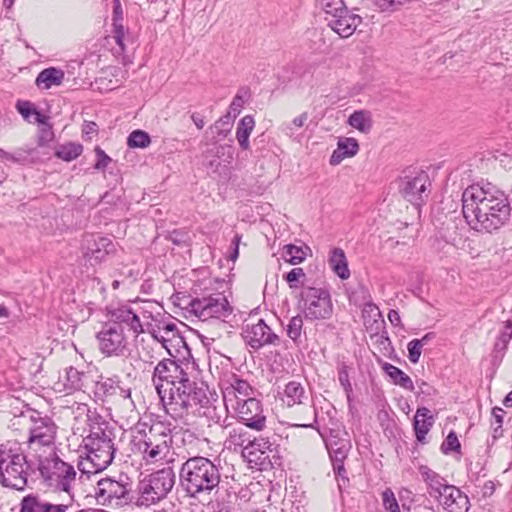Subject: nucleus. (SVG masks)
<instances>
[{
    "label": "nucleus",
    "instance_id": "nucleus-38",
    "mask_svg": "<svg viewBox=\"0 0 512 512\" xmlns=\"http://www.w3.org/2000/svg\"><path fill=\"white\" fill-rule=\"evenodd\" d=\"M320 7L325 14L324 19L326 23L347 9L343 0H320Z\"/></svg>",
    "mask_w": 512,
    "mask_h": 512
},
{
    "label": "nucleus",
    "instance_id": "nucleus-28",
    "mask_svg": "<svg viewBox=\"0 0 512 512\" xmlns=\"http://www.w3.org/2000/svg\"><path fill=\"white\" fill-rule=\"evenodd\" d=\"M307 399L308 396L301 383L291 381L286 384L282 400L287 406L303 405Z\"/></svg>",
    "mask_w": 512,
    "mask_h": 512
},
{
    "label": "nucleus",
    "instance_id": "nucleus-5",
    "mask_svg": "<svg viewBox=\"0 0 512 512\" xmlns=\"http://www.w3.org/2000/svg\"><path fill=\"white\" fill-rule=\"evenodd\" d=\"M109 321L120 327L125 326L135 337L151 329V321L157 317L160 305L151 300L128 301L111 304L107 308Z\"/></svg>",
    "mask_w": 512,
    "mask_h": 512
},
{
    "label": "nucleus",
    "instance_id": "nucleus-32",
    "mask_svg": "<svg viewBox=\"0 0 512 512\" xmlns=\"http://www.w3.org/2000/svg\"><path fill=\"white\" fill-rule=\"evenodd\" d=\"M254 127L255 121L251 115H245L237 125L236 139L243 150L250 148L249 137Z\"/></svg>",
    "mask_w": 512,
    "mask_h": 512
},
{
    "label": "nucleus",
    "instance_id": "nucleus-64",
    "mask_svg": "<svg viewBox=\"0 0 512 512\" xmlns=\"http://www.w3.org/2000/svg\"><path fill=\"white\" fill-rule=\"evenodd\" d=\"M0 159L3 161H8L12 163H17L20 161V157L15 154L9 153L0 148Z\"/></svg>",
    "mask_w": 512,
    "mask_h": 512
},
{
    "label": "nucleus",
    "instance_id": "nucleus-16",
    "mask_svg": "<svg viewBox=\"0 0 512 512\" xmlns=\"http://www.w3.org/2000/svg\"><path fill=\"white\" fill-rule=\"evenodd\" d=\"M228 411H231L241 423L252 430L262 431L266 427L263 405L255 397L246 399V402H241L229 408Z\"/></svg>",
    "mask_w": 512,
    "mask_h": 512
},
{
    "label": "nucleus",
    "instance_id": "nucleus-25",
    "mask_svg": "<svg viewBox=\"0 0 512 512\" xmlns=\"http://www.w3.org/2000/svg\"><path fill=\"white\" fill-rule=\"evenodd\" d=\"M84 373L70 366L65 369V374L56 383L55 390L58 392H73L80 390L83 386Z\"/></svg>",
    "mask_w": 512,
    "mask_h": 512
},
{
    "label": "nucleus",
    "instance_id": "nucleus-22",
    "mask_svg": "<svg viewBox=\"0 0 512 512\" xmlns=\"http://www.w3.org/2000/svg\"><path fill=\"white\" fill-rule=\"evenodd\" d=\"M361 22L362 18L352 13L347 8L336 18H331L329 22H327V26L341 38H348L354 34Z\"/></svg>",
    "mask_w": 512,
    "mask_h": 512
},
{
    "label": "nucleus",
    "instance_id": "nucleus-60",
    "mask_svg": "<svg viewBox=\"0 0 512 512\" xmlns=\"http://www.w3.org/2000/svg\"><path fill=\"white\" fill-rule=\"evenodd\" d=\"M16 108L18 110V112L25 118V119H28L29 116L33 113L37 114L36 111L34 109L31 108V105L29 102L25 101V102H18L16 104Z\"/></svg>",
    "mask_w": 512,
    "mask_h": 512
},
{
    "label": "nucleus",
    "instance_id": "nucleus-35",
    "mask_svg": "<svg viewBox=\"0 0 512 512\" xmlns=\"http://www.w3.org/2000/svg\"><path fill=\"white\" fill-rule=\"evenodd\" d=\"M419 474L421 475L423 481L427 484L428 492L440 489L444 485L448 484L445 478L430 469L428 466H420Z\"/></svg>",
    "mask_w": 512,
    "mask_h": 512
},
{
    "label": "nucleus",
    "instance_id": "nucleus-49",
    "mask_svg": "<svg viewBox=\"0 0 512 512\" xmlns=\"http://www.w3.org/2000/svg\"><path fill=\"white\" fill-rule=\"evenodd\" d=\"M248 97H249V90L245 89V88L240 89L238 91V93L235 95V97L233 98V100L229 106L228 112H230V114L237 117L240 114L243 106L245 105Z\"/></svg>",
    "mask_w": 512,
    "mask_h": 512
},
{
    "label": "nucleus",
    "instance_id": "nucleus-40",
    "mask_svg": "<svg viewBox=\"0 0 512 512\" xmlns=\"http://www.w3.org/2000/svg\"><path fill=\"white\" fill-rule=\"evenodd\" d=\"M303 317L301 315L293 316L287 326L286 334L293 341L294 344L298 345L301 342V336L303 331Z\"/></svg>",
    "mask_w": 512,
    "mask_h": 512
},
{
    "label": "nucleus",
    "instance_id": "nucleus-30",
    "mask_svg": "<svg viewBox=\"0 0 512 512\" xmlns=\"http://www.w3.org/2000/svg\"><path fill=\"white\" fill-rule=\"evenodd\" d=\"M329 266L333 272L341 279L345 280L350 277L348 262L345 252L341 248H334L330 252Z\"/></svg>",
    "mask_w": 512,
    "mask_h": 512
},
{
    "label": "nucleus",
    "instance_id": "nucleus-15",
    "mask_svg": "<svg viewBox=\"0 0 512 512\" xmlns=\"http://www.w3.org/2000/svg\"><path fill=\"white\" fill-rule=\"evenodd\" d=\"M131 487L128 483L105 478L95 487V498L103 506H123L131 502Z\"/></svg>",
    "mask_w": 512,
    "mask_h": 512
},
{
    "label": "nucleus",
    "instance_id": "nucleus-23",
    "mask_svg": "<svg viewBox=\"0 0 512 512\" xmlns=\"http://www.w3.org/2000/svg\"><path fill=\"white\" fill-rule=\"evenodd\" d=\"M234 158V149L231 145H218L204 153L205 165L213 172H217L222 163L230 164Z\"/></svg>",
    "mask_w": 512,
    "mask_h": 512
},
{
    "label": "nucleus",
    "instance_id": "nucleus-24",
    "mask_svg": "<svg viewBox=\"0 0 512 512\" xmlns=\"http://www.w3.org/2000/svg\"><path fill=\"white\" fill-rule=\"evenodd\" d=\"M444 499L440 500V505L446 512H468L470 501L466 494L454 485L447 488Z\"/></svg>",
    "mask_w": 512,
    "mask_h": 512
},
{
    "label": "nucleus",
    "instance_id": "nucleus-36",
    "mask_svg": "<svg viewBox=\"0 0 512 512\" xmlns=\"http://www.w3.org/2000/svg\"><path fill=\"white\" fill-rule=\"evenodd\" d=\"M348 124L362 133H368L372 127L370 113L364 110L355 111L349 116Z\"/></svg>",
    "mask_w": 512,
    "mask_h": 512
},
{
    "label": "nucleus",
    "instance_id": "nucleus-50",
    "mask_svg": "<svg viewBox=\"0 0 512 512\" xmlns=\"http://www.w3.org/2000/svg\"><path fill=\"white\" fill-rule=\"evenodd\" d=\"M229 441L235 446L243 447V453L246 454L245 446L250 441L247 432L242 428H233L229 431Z\"/></svg>",
    "mask_w": 512,
    "mask_h": 512
},
{
    "label": "nucleus",
    "instance_id": "nucleus-10",
    "mask_svg": "<svg viewBox=\"0 0 512 512\" xmlns=\"http://www.w3.org/2000/svg\"><path fill=\"white\" fill-rule=\"evenodd\" d=\"M175 484V473L167 467L140 481L138 505L150 506L166 498Z\"/></svg>",
    "mask_w": 512,
    "mask_h": 512
},
{
    "label": "nucleus",
    "instance_id": "nucleus-39",
    "mask_svg": "<svg viewBox=\"0 0 512 512\" xmlns=\"http://www.w3.org/2000/svg\"><path fill=\"white\" fill-rule=\"evenodd\" d=\"M46 500L39 495L29 494L20 502V512H43Z\"/></svg>",
    "mask_w": 512,
    "mask_h": 512
},
{
    "label": "nucleus",
    "instance_id": "nucleus-2",
    "mask_svg": "<svg viewBox=\"0 0 512 512\" xmlns=\"http://www.w3.org/2000/svg\"><path fill=\"white\" fill-rule=\"evenodd\" d=\"M189 363L162 359L154 367L152 381L164 409L174 419H184L200 404V391L190 378Z\"/></svg>",
    "mask_w": 512,
    "mask_h": 512
},
{
    "label": "nucleus",
    "instance_id": "nucleus-52",
    "mask_svg": "<svg viewBox=\"0 0 512 512\" xmlns=\"http://www.w3.org/2000/svg\"><path fill=\"white\" fill-rule=\"evenodd\" d=\"M113 38L119 47V49L116 52L124 53L127 33L123 24H116L113 26Z\"/></svg>",
    "mask_w": 512,
    "mask_h": 512
},
{
    "label": "nucleus",
    "instance_id": "nucleus-12",
    "mask_svg": "<svg viewBox=\"0 0 512 512\" xmlns=\"http://www.w3.org/2000/svg\"><path fill=\"white\" fill-rule=\"evenodd\" d=\"M190 311L201 321H225L232 314V306L223 293L217 292L197 297L190 302Z\"/></svg>",
    "mask_w": 512,
    "mask_h": 512
},
{
    "label": "nucleus",
    "instance_id": "nucleus-62",
    "mask_svg": "<svg viewBox=\"0 0 512 512\" xmlns=\"http://www.w3.org/2000/svg\"><path fill=\"white\" fill-rule=\"evenodd\" d=\"M495 492V484L493 481H486L481 487V495L483 498H487L493 495Z\"/></svg>",
    "mask_w": 512,
    "mask_h": 512
},
{
    "label": "nucleus",
    "instance_id": "nucleus-6",
    "mask_svg": "<svg viewBox=\"0 0 512 512\" xmlns=\"http://www.w3.org/2000/svg\"><path fill=\"white\" fill-rule=\"evenodd\" d=\"M33 456L25 452L23 444L7 442L0 445V484L3 487L23 491L32 470Z\"/></svg>",
    "mask_w": 512,
    "mask_h": 512
},
{
    "label": "nucleus",
    "instance_id": "nucleus-7",
    "mask_svg": "<svg viewBox=\"0 0 512 512\" xmlns=\"http://www.w3.org/2000/svg\"><path fill=\"white\" fill-rule=\"evenodd\" d=\"M219 467L206 457L196 456L186 460L180 469V485L191 497L216 489L220 483Z\"/></svg>",
    "mask_w": 512,
    "mask_h": 512
},
{
    "label": "nucleus",
    "instance_id": "nucleus-8",
    "mask_svg": "<svg viewBox=\"0 0 512 512\" xmlns=\"http://www.w3.org/2000/svg\"><path fill=\"white\" fill-rule=\"evenodd\" d=\"M39 462V471L46 485L65 495L73 494L72 488L76 482L77 472L73 465L63 461L55 453L45 459H36Z\"/></svg>",
    "mask_w": 512,
    "mask_h": 512
},
{
    "label": "nucleus",
    "instance_id": "nucleus-31",
    "mask_svg": "<svg viewBox=\"0 0 512 512\" xmlns=\"http://www.w3.org/2000/svg\"><path fill=\"white\" fill-rule=\"evenodd\" d=\"M150 328L151 329L147 330L146 333H149L152 336L155 342L154 345H156L158 349H165L170 356L175 357L173 349L176 352H179V347L172 346L175 345V342L172 340V335L164 334L162 330H159V327H157L155 324V320L151 321Z\"/></svg>",
    "mask_w": 512,
    "mask_h": 512
},
{
    "label": "nucleus",
    "instance_id": "nucleus-63",
    "mask_svg": "<svg viewBox=\"0 0 512 512\" xmlns=\"http://www.w3.org/2000/svg\"><path fill=\"white\" fill-rule=\"evenodd\" d=\"M452 486L453 485L446 484L440 489L429 491V495L440 503V500L444 499L445 491L448 490L447 488H451Z\"/></svg>",
    "mask_w": 512,
    "mask_h": 512
},
{
    "label": "nucleus",
    "instance_id": "nucleus-45",
    "mask_svg": "<svg viewBox=\"0 0 512 512\" xmlns=\"http://www.w3.org/2000/svg\"><path fill=\"white\" fill-rule=\"evenodd\" d=\"M283 257L292 265L300 264L306 258V252L302 247L292 244L284 247Z\"/></svg>",
    "mask_w": 512,
    "mask_h": 512
},
{
    "label": "nucleus",
    "instance_id": "nucleus-3",
    "mask_svg": "<svg viewBox=\"0 0 512 512\" xmlns=\"http://www.w3.org/2000/svg\"><path fill=\"white\" fill-rule=\"evenodd\" d=\"M131 432L132 443L147 464L160 462L169 455L173 440L171 429L164 422L138 421Z\"/></svg>",
    "mask_w": 512,
    "mask_h": 512
},
{
    "label": "nucleus",
    "instance_id": "nucleus-33",
    "mask_svg": "<svg viewBox=\"0 0 512 512\" xmlns=\"http://www.w3.org/2000/svg\"><path fill=\"white\" fill-rule=\"evenodd\" d=\"M382 369L389 376L393 384L409 391L414 390L412 379L398 367L390 363H384Z\"/></svg>",
    "mask_w": 512,
    "mask_h": 512
},
{
    "label": "nucleus",
    "instance_id": "nucleus-55",
    "mask_svg": "<svg viewBox=\"0 0 512 512\" xmlns=\"http://www.w3.org/2000/svg\"><path fill=\"white\" fill-rule=\"evenodd\" d=\"M504 415H505V411L502 408L494 407L492 409V417H493V420H494L492 425H496L494 427V437L495 438L500 436L501 433H502L501 427H502V424H503Z\"/></svg>",
    "mask_w": 512,
    "mask_h": 512
},
{
    "label": "nucleus",
    "instance_id": "nucleus-9",
    "mask_svg": "<svg viewBox=\"0 0 512 512\" xmlns=\"http://www.w3.org/2000/svg\"><path fill=\"white\" fill-rule=\"evenodd\" d=\"M23 420H28V439L26 446L28 452L34 459H40L42 448H51L54 444L57 426L48 416H42L39 412L33 411L27 418L22 415Z\"/></svg>",
    "mask_w": 512,
    "mask_h": 512
},
{
    "label": "nucleus",
    "instance_id": "nucleus-53",
    "mask_svg": "<svg viewBox=\"0 0 512 512\" xmlns=\"http://www.w3.org/2000/svg\"><path fill=\"white\" fill-rule=\"evenodd\" d=\"M423 346L417 339L411 340L407 345L408 359L411 363L416 364L419 362L422 354Z\"/></svg>",
    "mask_w": 512,
    "mask_h": 512
},
{
    "label": "nucleus",
    "instance_id": "nucleus-61",
    "mask_svg": "<svg viewBox=\"0 0 512 512\" xmlns=\"http://www.w3.org/2000/svg\"><path fill=\"white\" fill-rule=\"evenodd\" d=\"M156 350H159L156 345L155 346H151L150 347V350H148V347L147 348H143V351L141 353V358L146 361V362H149V363H153L154 360H157L158 358L154 355V353L156 352Z\"/></svg>",
    "mask_w": 512,
    "mask_h": 512
},
{
    "label": "nucleus",
    "instance_id": "nucleus-46",
    "mask_svg": "<svg viewBox=\"0 0 512 512\" xmlns=\"http://www.w3.org/2000/svg\"><path fill=\"white\" fill-rule=\"evenodd\" d=\"M150 143L149 134L142 130H134L127 138V145L130 148H146Z\"/></svg>",
    "mask_w": 512,
    "mask_h": 512
},
{
    "label": "nucleus",
    "instance_id": "nucleus-51",
    "mask_svg": "<svg viewBox=\"0 0 512 512\" xmlns=\"http://www.w3.org/2000/svg\"><path fill=\"white\" fill-rule=\"evenodd\" d=\"M382 505L387 512H401L395 494L390 488L382 492Z\"/></svg>",
    "mask_w": 512,
    "mask_h": 512
},
{
    "label": "nucleus",
    "instance_id": "nucleus-43",
    "mask_svg": "<svg viewBox=\"0 0 512 512\" xmlns=\"http://www.w3.org/2000/svg\"><path fill=\"white\" fill-rule=\"evenodd\" d=\"M308 117V113L303 112L299 116L295 117L292 121L283 123L281 126L282 132L286 136L293 138L296 135L297 130L305 125Z\"/></svg>",
    "mask_w": 512,
    "mask_h": 512
},
{
    "label": "nucleus",
    "instance_id": "nucleus-20",
    "mask_svg": "<svg viewBox=\"0 0 512 512\" xmlns=\"http://www.w3.org/2000/svg\"><path fill=\"white\" fill-rule=\"evenodd\" d=\"M71 412L75 421L74 434L79 433L81 436L93 429V426L104 425L107 422L96 411H91L85 403H74L71 406Z\"/></svg>",
    "mask_w": 512,
    "mask_h": 512
},
{
    "label": "nucleus",
    "instance_id": "nucleus-41",
    "mask_svg": "<svg viewBox=\"0 0 512 512\" xmlns=\"http://www.w3.org/2000/svg\"><path fill=\"white\" fill-rule=\"evenodd\" d=\"M512 339V321L507 320L504 324V328L501 331L499 337L497 338L494 344V351L496 354H500L503 356L504 352L507 349V346Z\"/></svg>",
    "mask_w": 512,
    "mask_h": 512
},
{
    "label": "nucleus",
    "instance_id": "nucleus-29",
    "mask_svg": "<svg viewBox=\"0 0 512 512\" xmlns=\"http://www.w3.org/2000/svg\"><path fill=\"white\" fill-rule=\"evenodd\" d=\"M414 430L418 441H423L433 425L430 410L426 407L418 408L414 417Z\"/></svg>",
    "mask_w": 512,
    "mask_h": 512
},
{
    "label": "nucleus",
    "instance_id": "nucleus-58",
    "mask_svg": "<svg viewBox=\"0 0 512 512\" xmlns=\"http://www.w3.org/2000/svg\"><path fill=\"white\" fill-rule=\"evenodd\" d=\"M123 10L119 0L113 1V26L123 24Z\"/></svg>",
    "mask_w": 512,
    "mask_h": 512
},
{
    "label": "nucleus",
    "instance_id": "nucleus-54",
    "mask_svg": "<svg viewBox=\"0 0 512 512\" xmlns=\"http://www.w3.org/2000/svg\"><path fill=\"white\" fill-rule=\"evenodd\" d=\"M304 277L305 273L302 268H293L284 276V279L287 281L290 288L296 289L300 285V279Z\"/></svg>",
    "mask_w": 512,
    "mask_h": 512
},
{
    "label": "nucleus",
    "instance_id": "nucleus-44",
    "mask_svg": "<svg viewBox=\"0 0 512 512\" xmlns=\"http://www.w3.org/2000/svg\"><path fill=\"white\" fill-rule=\"evenodd\" d=\"M236 117L230 112H227L224 116H222L218 121L214 123L211 127L213 133H215L220 138H225L228 133L231 131L232 122Z\"/></svg>",
    "mask_w": 512,
    "mask_h": 512
},
{
    "label": "nucleus",
    "instance_id": "nucleus-42",
    "mask_svg": "<svg viewBox=\"0 0 512 512\" xmlns=\"http://www.w3.org/2000/svg\"><path fill=\"white\" fill-rule=\"evenodd\" d=\"M118 382L112 378H106L98 381L95 386V394L99 397H108L118 392Z\"/></svg>",
    "mask_w": 512,
    "mask_h": 512
},
{
    "label": "nucleus",
    "instance_id": "nucleus-17",
    "mask_svg": "<svg viewBox=\"0 0 512 512\" xmlns=\"http://www.w3.org/2000/svg\"><path fill=\"white\" fill-rule=\"evenodd\" d=\"M84 258L91 262L100 263L107 256L115 254L116 244L109 237L100 235H86L82 240Z\"/></svg>",
    "mask_w": 512,
    "mask_h": 512
},
{
    "label": "nucleus",
    "instance_id": "nucleus-59",
    "mask_svg": "<svg viewBox=\"0 0 512 512\" xmlns=\"http://www.w3.org/2000/svg\"><path fill=\"white\" fill-rule=\"evenodd\" d=\"M375 4L381 10L395 9L397 6L404 4L403 0H375Z\"/></svg>",
    "mask_w": 512,
    "mask_h": 512
},
{
    "label": "nucleus",
    "instance_id": "nucleus-48",
    "mask_svg": "<svg viewBox=\"0 0 512 512\" xmlns=\"http://www.w3.org/2000/svg\"><path fill=\"white\" fill-rule=\"evenodd\" d=\"M272 443L266 438H255L253 440L248 441V444L245 446L246 454L251 456L255 452H260L264 454L266 451H271Z\"/></svg>",
    "mask_w": 512,
    "mask_h": 512
},
{
    "label": "nucleus",
    "instance_id": "nucleus-56",
    "mask_svg": "<svg viewBox=\"0 0 512 512\" xmlns=\"http://www.w3.org/2000/svg\"><path fill=\"white\" fill-rule=\"evenodd\" d=\"M441 449L444 453L457 451L460 449V442L454 432H450L443 442Z\"/></svg>",
    "mask_w": 512,
    "mask_h": 512
},
{
    "label": "nucleus",
    "instance_id": "nucleus-21",
    "mask_svg": "<svg viewBox=\"0 0 512 512\" xmlns=\"http://www.w3.org/2000/svg\"><path fill=\"white\" fill-rule=\"evenodd\" d=\"M330 459L333 464V470L336 475L345 478L344 461L351 449V443L347 439L331 437L326 443Z\"/></svg>",
    "mask_w": 512,
    "mask_h": 512
},
{
    "label": "nucleus",
    "instance_id": "nucleus-19",
    "mask_svg": "<svg viewBox=\"0 0 512 512\" xmlns=\"http://www.w3.org/2000/svg\"><path fill=\"white\" fill-rule=\"evenodd\" d=\"M222 394L224 405L226 409L229 410V408L241 402H246V399L253 398L254 390L246 380L232 375V377L223 384Z\"/></svg>",
    "mask_w": 512,
    "mask_h": 512
},
{
    "label": "nucleus",
    "instance_id": "nucleus-47",
    "mask_svg": "<svg viewBox=\"0 0 512 512\" xmlns=\"http://www.w3.org/2000/svg\"><path fill=\"white\" fill-rule=\"evenodd\" d=\"M73 502V494L64 495L60 503L46 500L43 512H68Z\"/></svg>",
    "mask_w": 512,
    "mask_h": 512
},
{
    "label": "nucleus",
    "instance_id": "nucleus-14",
    "mask_svg": "<svg viewBox=\"0 0 512 512\" xmlns=\"http://www.w3.org/2000/svg\"><path fill=\"white\" fill-rule=\"evenodd\" d=\"M431 186L429 175L423 170H407L399 179V192L413 205L420 206L428 197Z\"/></svg>",
    "mask_w": 512,
    "mask_h": 512
},
{
    "label": "nucleus",
    "instance_id": "nucleus-37",
    "mask_svg": "<svg viewBox=\"0 0 512 512\" xmlns=\"http://www.w3.org/2000/svg\"><path fill=\"white\" fill-rule=\"evenodd\" d=\"M83 152V146L80 143L68 142L60 145L55 152V155L66 161L70 162L78 158Z\"/></svg>",
    "mask_w": 512,
    "mask_h": 512
},
{
    "label": "nucleus",
    "instance_id": "nucleus-18",
    "mask_svg": "<svg viewBox=\"0 0 512 512\" xmlns=\"http://www.w3.org/2000/svg\"><path fill=\"white\" fill-rule=\"evenodd\" d=\"M243 337L247 345L253 349H260L266 345H279L280 338L272 332L271 328L259 319L255 324H246L243 330Z\"/></svg>",
    "mask_w": 512,
    "mask_h": 512
},
{
    "label": "nucleus",
    "instance_id": "nucleus-13",
    "mask_svg": "<svg viewBox=\"0 0 512 512\" xmlns=\"http://www.w3.org/2000/svg\"><path fill=\"white\" fill-rule=\"evenodd\" d=\"M98 348L107 357L124 356L129 351L128 338L124 327H120L111 321H107L96 334Z\"/></svg>",
    "mask_w": 512,
    "mask_h": 512
},
{
    "label": "nucleus",
    "instance_id": "nucleus-26",
    "mask_svg": "<svg viewBox=\"0 0 512 512\" xmlns=\"http://www.w3.org/2000/svg\"><path fill=\"white\" fill-rule=\"evenodd\" d=\"M359 150V144L354 138H341L337 143V149L330 157L331 165L340 164L345 158L353 157Z\"/></svg>",
    "mask_w": 512,
    "mask_h": 512
},
{
    "label": "nucleus",
    "instance_id": "nucleus-27",
    "mask_svg": "<svg viewBox=\"0 0 512 512\" xmlns=\"http://www.w3.org/2000/svg\"><path fill=\"white\" fill-rule=\"evenodd\" d=\"M65 74L61 69L49 67L42 70L36 77L35 84L41 89H50L52 86H59L64 80Z\"/></svg>",
    "mask_w": 512,
    "mask_h": 512
},
{
    "label": "nucleus",
    "instance_id": "nucleus-4",
    "mask_svg": "<svg viewBox=\"0 0 512 512\" xmlns=\"http://www.w3.org/2000/svg\"><path fill=\"white\" fill-rule=\"evenodd\" d=\"M114 438V431L108 422L93 426L83 439L86 458L78 463V469L83 474H96L106 469L114 459Z\"/></svg>",
    "mask_w": 512,
    "mask_h": 512
},
{
    "label": "nucleus",
    "instance_id": "nucleus-1",
    "mask_svg": "<svg viewBox=\"0 0 512 512\" xmlns=\"http://www.w3.org/2000/svg\"><path fill=\"white\" fill-rule=\"evenodd\" d=\"M462 212L473 230L489 234L508 226L512 217L507 195L490 182H477L463 191Z\"/></svg>",
    "mask_w": 512,
    "mask_h": 512
},
{
    "label": "nucleus",
    "instance_id": "nucleus-34",
    "mask_svg": "<svg viewBox=\"0 0 512 512\" xmlns=\"http://www.w3.org/2000/svg\"><path fill=\"white\" fill-rule=\"evenodd\" d=\"M161 315V309L158 310L157 317L155 318V324L157 327H159V330H162L164 334H171L172 340L175 342V345H172L173 347H183L187 349V345L183 339V337L180 335L177 326L173 322H165L162 320Z\"/></svg>",
    "mask_w": 512,
    "mask_h": 512
},
{
    "label": "nucleus",
    "instance_id": "nucleus-11",
    "mask_svg": "<svg viewBox=\"0 0 512 512\" xmlns=\"http://www.w3.org/2000/svg\"><path fill=\"white\" fill-rule=\"evenodd\" d=\"M300 296L301 309L306 319L325 320L332 316L333 304L327 289L306 287Z\"/></svg>",
    "mask_w": 512,
    "mask_h": 512
},
{
    "label": "nucleus",
    "instance_id": "nucleus-57",
    "mask_svg": "<svg viewBox=\"0 0 512 512\" xmlns=\"http://www.w3.org/2000/svg\"><path fill=\"white\" fill-rule=\"evenodd\" d=\"M95 153L97 157L95 169L104 170L111 162V158L100 147L95 148Z\"/></svg>",
    "mask_w": 512,
    "mask_h": 512
}]
</instances>
